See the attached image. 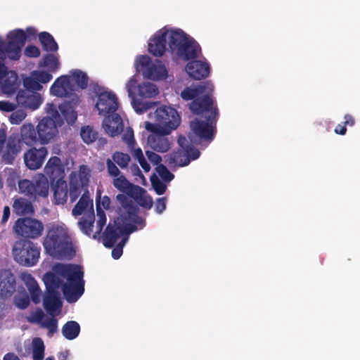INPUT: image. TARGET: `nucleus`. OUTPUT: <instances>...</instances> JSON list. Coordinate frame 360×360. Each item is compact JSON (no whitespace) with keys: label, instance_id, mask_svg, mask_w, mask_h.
Here are the masks:
<instances>
[{"label":"nucleus","instance_id":"nucleus-5","mask_svg":"<svg viewBox=\"0 0 360 360\" xmlns=\"http://www.w3.org/2000/svg\"><path fill=\"white\" fill-rule=\"evenodd\" d=\"M46 292L43 297V305L47 313L53 315L61 311L63 303L60 298V292L57 290L60 288L62 279L52 272L44 276Z\"/></svg>","mask_w":360,"mask_h":360},{"label":"nucleus","instance_id":"nucleus-38","mask_svg":"<svg viewBox=\"0 0 360 360\" xmlns=\"http://www.w3.org/2000/svg\"><path fill=\"white\" fill-rule=\"evenodd\" d=\"M88 207H93V200L90 198L88 191L84 193L72 210L73 216L81 215Z\"/></svg>","mask_w":360,"mask_h":360},{"label":"nucleus","instance_id":"nucleus-54","mask_svg":"<svg viewBox=\"0 0 360 360\" xmlns=\"http://www.w3.org/2000/svg\"><path fill=\"white\" fill-rule=\"evenodd\" d=\"M33 76H34L35 79L39 82V84H46L50 82L53 77L52 75L46 71L39 70L34 71L32 72Z\"/></svg>","mask_w":360,"mask_h":360},{"label":"nucleus","instance_id":"nucleus-53","mask_svg":"<svg viewBox=\"0 0 360 360\" xmlns=\"http://www.w3.org/2000/svg\"><path fill=\"white\" fill-rule=\"evenodd\" d=\"M151 184L158 195H162L165 193L167 186L157 176H153L150 178Z\"/></svg>","mask_w":360,"mask_h":360},{"label":"nucleus","instance_id":"nucleus-23","mask_svg":"<svg viewBox=\"0 0 360 360\" xmlns=\"http://www.w3.org/2000/svg\"><path fill=\"white\" fill-rule=\"evenodd\" d=\"M51 94L57 97L73 98L72 87L70 83V78L68 75H62L58 77L50 88Z\"/></svg>","mask_w":360,"mask_h":360},{"label":"nucleus","instance_id":"nucleus-33","mask_svg":"<svg viewBox=\"0 0 360 360\" xmlns=\"http://www.w3.org/2000/svg\"><path fill=\"white\" fill-rule=\"evenodd\" d=\"M128 198L131 200L134 199L139 205L146 209H150L153 204L152 198L139 186H137Z\"/></svg>","mask_w":360,"mask_h":360},{"label":"nucleus","instance_id":"nucleus-28","mask_svg":"<svg viewBox=\"0 0 360 360\" xmlns=\"http://www.w3.org/2000/svg\"><path fill=\"white\" fill-rule=\"evenodd\" d=\"M38 132L37 131V127L31 123L23 124L20 130V143H24L28 146H32L34 144L39 143V139H37Z\"/></svg>","mask_w":360,"mask_h":360},{"label":"nucleus","instance_id":"nucleus-3","mask_svg":"<svg viewBox=\"0 0 360 360\" xmlns=\"http://www.w3.org/2000/svg\"><path fill=\"white\" fill-rule=\"evenodd\" d=\"M169 51L179 58L188 61L197 58L201 53L199 44L181 29L170 34Z\"/></svg>","mask_w":360,"mask_h":360},{"label":"nucleus","instance_id":"nucleus-14","mask_svg":"<svg viewBox=\"0 0 360 360\" xmlns=\"http://www.w3.org/2000/svg\"><path fill=\"white\" fill-rule=\"evenodd\" d=\"M145 127L152 132L148 137V144L154 151L166 153L170 149L172 142L167 136L170 133H166V130L149 122H146Z\"/></svg>","mask_w":360,"mask_h":360},{"label":"nucleus","instance_id":"nucleus-58","mask_svg":"<svg viewBox=\"0 0 360 360\" xmlns=\"http://www.w3.org/2000/svg\"><path fill=\"white\" fill-rule=\"evenodd\" d=\"M167 207V198L166 197L159 198L155 201V210L156 213L160 214L166 209Z\"/></svg>","mask_w":360,"mask_h":360},{"label":"nucleus","instance_id":"nucleus-27","mask_svg":"<svg viewBox=\"0 0 360 360\" xmlns=\"http://www.w3.org/2000/svg\"><path fill=\"white\" fill-rule=\"evenodd\" d=\"M79 102V98L77 95H73L71 101H65L59 106L60 111L69 124H73L77 120V113L75 110V105Z\"/></svg>","mask_w":360,"mask_h":360},{"label":"nucleus","instance_id":"nucleus-48","mask_svg":"<svg viewBox=\"0 0 360 360\" xmlns=\"http://www.w3.org/2000/svg\"><path fill=\"white\" fill-rule=\"evenodd\" d=\"M112 161L117 163L122 169L127 168L130 162V156L122 152H115L112 156Z\"/></svg>","mask_w":360,"mask_h":360},{"label":"nucleus","instance_id":"nucleus-6","mask_svg":"<svg viewBox=\"0 0 360 360\" xmlns=\"http://www.w3.org/2000/svg\"><path fill=\"white\" fill-rule=\"evenodd\" d=\"M177 143L179 148L167 155V162L169 167H185L189 165L191 160H194L199 158L200 153L191 139L180 135Z\"/></svg>","mask_w":360,"mask_h":360},{"label":"nucleus","instance_id":"nucleus-30","mask_svg":"<svg viewBox=\"0 0 360 360\" xmlns=\"http://www.w3.org/2000/svg\"><path fill=\"white\" fill-rule=\"evenodd\" d=\"M20 278L27 288L32 302L37 304L40 302L41 290L33 276L27 272H23L20 275Z\"/></svg>","mask_w":360,"mask_h":360},{"label":"nucleus","instance_id":"nucleus-24","mask_svg":"<svg viewBox=\"0 0 360 360\" xmlns=\"http://www.w3.org/2000/svg\"><path fill=\"white\" fill-rule=\"evenodd\" d=\"M186 71L193 79L200 80L209 76L210 67L207 63L193 60L186 65Z\"/></svg>","mask_w":360,"mask_h":360},{"label":"nucleus","instance_id":"nucleus-39","mask_svg":"<svg viewBox=\"0 0 360 360\" xmlns=\"http://www.w3.org/2000/svg\"><path fill=\"white\" fill-rule=\"evenodd\" d=\"M79 332L80 326L75 321H69L66 322L62 328L63 335L70 340L75 339L79 335Z\"/></svg>","mask_w":360,"mask_h":360},{"label":"nucleus","instance_id":"nucleus-29","mask_svg":"<svg viewBox=\"0 0 360 360\" xmlns=\"http://www.w3.org/2000/svg\"><path fill=\"white\" fill-rule=\"evenodd\" d=\"M124 233L123 228L109 224L103 233V245L108 248H113L118 238Z\"/></svg>","mask_w":360,"mask_h":360},{"label":"nucleus","instance_id":"nucleus-7","mask_svg":"<svg viewBox=\"0 0 360 360\" xmlns=\"http://www.w3.org/2000/svg\"><path fill=\"white\" fill-rule=\"evenodd\" d=\"M14 260L24 266H33L40 257V248L37 243L27 239L16 240L12 248Z\"/></svg>","mask_w":360,"mask_h":360},{"label":"nucleus","instance_id":"nucleus-13","mask_svg":"<svg viewBox=\"0 0 360 360\" xmlns=\"http://www.w3.org/2000/svg\"><path fill=\"white\" fill-rule=\"evenodd\" d=\"M18 187L20 193L30 198L39 197L46 198L49 193V184L44 175H40L34 180L23 179L19 181Z\"/></svg>","mask_w":360,"mask_h":360},{"label":"nucleus","instance_id":"nucleus-10","mask_svg":"<svg viewBox=\"0 0 360 360\" xmlns=\"http://www.w3.org/2000/svg\"><path fill=\"white\" fill-rule=\"evenodd\" d=\"M91 90L98 100L95 107L100 115H106L115 112L118 108L117 99L115 94L108 91L97 83L91 84Z\"/></svg>","mask_w":360,"mask_h":360},{"label":"nucleus","instance_id":"nucleus-11","mask_svg":"<svg viewBox=\"0 0 360 360\" xmlns=\"http://www.w3.org/2000/svg\"><path fill=\"white\" fill-rule=\"evenodd\" d=\"M13 229L16 235L21 237L20 239H37L41 236L44 225L39 219L21 217L15 221Z\"/></svg>","mask_w":360,"mask_h":360},{"label":"nucleus","instance_id":"nucleus-20","mask_svg":"<svg viewBox=\"0 0 360 360\" xmlns=\"http://www.w3.org/2000/svg\"><path fill=\"white\" fill-rule=\"evenodd\" d=\"M16 101L19 106L25 109L36 110L41 105L43 98L39 93L20 89L16 95Z\"/></svg>","mask_w":360,"mask_h":360},{"label":"nucleus","instance_id":"nucleus-52","mask_svg":"<svg viewBox=\"0 0 360 360\" xmlns=\"http://www.w3.org/2000/svg\"><path fill=\"white\" fill-rule=\"evenodd\" d=\"M156 171L159 176L165 181L169 182L174 178V175L171 172H169L165 165L162 164H160L158 166H157Z\"/></svg>","mask_w":360,"mask_h":360},{"label":"nucleus","instance_id":"nucleus-44","mask_svg":"<svg viewBox=\"0 0 360 360\" xmlns=\"http://www.w3.org/2000/svg\"><path fill=\"white\" fill-rule=\"evenodd\" d=\"M44 344L40 338H35L32 340L33 360H43L44 358Z\"/></svg>","mask_w":360,"mask_h":360},{"label":"nucleus","instance_id":"nucleus-61","mask_svg":"<svg viewBox=\"0 0 360 360\" xmlns=\"http://www.w3.org/2000/svg\"><path fill=\"white\" fill-rule=\"evenodd\" d=\"M146 154L150 162L153 163L157 166H158L160 164L162 161V158L159 155H158L153 151L150 150H147L146 152Z\"/></svg>","mask_w":360,"mask_h":360},{"label":"nucleus","instance_id":"nucleus-19","mask_svg":"<svg viewBox=\"0 0 360 360\" xmlns=\"http://www.w3.org/2000/svg\"><path fill=\"white\" fill-rule=\"evenodd\" d=\"M37 131L41 144L49 143L58 132L56 122L49 117H45L39 122Z\"/></svg>","mask_w":360,"mask_h":360},{"label":"nucleus","instance_id":"nucleus-21","mask_svg":"<svg viewBox=\"0 0 360 360\" xmlns=\"http://www.w3.org/2000/svg\"><path fill=\"white\" fill-rule=\"evenodd\" d=\"M48 155V150L46 147L36 148L32 147L25 152L23 155L25 166L31 169L36 170L39 169Z\"/></svg>","mask_w":360,"mask_h":360},{"label":"nucleus","instance_id":"nucleus-8","mask_svg":"<svg viewBox=\"0 0 360 360\" xmlns=\"http://www.w3.org/2000/svg\"><path fill=\"white\" fill-rule=\"evenodd\" d=\"M202 115L206 121L195 119L191 121L190 127L193 132L200 139L211 141L214 139L216 130V123L218 120V108L212 105L207 110L205 111Z\"/></svg>","mask_w":360,"mask_h":360},{"label":"nucleus","instance_id":"nucleus-1","mask_svg":"<svg viewBox=\"0 0 360 360\" xmlns=\"http://www.w3.org/2000/svg\"><path fill=\"white\" fill-rule=\"evenodd\" d=\"M42 244L45 252L53 257L70 259L76 255L72 237L65 226H48Z\"/></svg>","mask_w":360,"mask_h":360},{"label":"nucleus","instance_id":"nucleus-55","mask_svg":"<svg viewBox=\"0 0 360 360\" xmlns=\"http://www.w3.org/2000/svg\"><path fill=\"white\" fill-rule=\"evenodd\" d=\"M106 166L108 174L113 179L122 174L115 162L109 158L106 160Z\"/></svg>","mask_w":360,"mask_h":360},{"label":"nucleus","instance_id":"nucleus-46","mask_svg":"<svg viewBox=\"0 0 360 360\" xmlns=\"http://www.w3.org/2000/svg\"><path fill=\"white\" fill-rule=\"evenodd\" d=\"M72 76L77 86L85 89L88 86L89 77L87 75L80 70H74L72 71Z\"/></svg>","mask_w":360,"mask_h":360},{"label":"nucleus","instance_id":"nucleus-45","mask_svg":"<svg viewBox=\"0 0 360 360\" xmlns=\"http://www.w3.org/2000/svg\"><path fill=\"white\" fill-rule=\"evenodd\" d=\"M80 135L83 141L86 144L94 143L98 139V132L90 126L82 127L80 131Z\"/></svg>","mask_w":360,"mask_h":360},{"label":"nucleus","instance_id":"nucleus-35","mask_svg":"<svg viewBox=\"0 0 360 360\" xmlns=\"http://www.w3.org/2000/svg\"><path fill=\"white\" fill-rule=\"evenodd\" d=\"M39 40L44 51L50 53L58 51V45L50 33L47 32H40L39 34Z\"/></svg>","mask_w":360,"mask_h":360},{"label":"nucleus","instance_id":"nucleus-56","mask_svg":"<svg viewBox=\"0 0 360 360\" xmlns=\"http://www.w3.org/2000/svg\"><path fill=\"white\" fill-rule=\"evenodd\" d=\"M24 53L27 57L37 58L40 56L41 52L37 46L29 45L25 49Z\"/></svg>","mask_w":360,"mask_h":360},{"label":"nucleus","instance_id":"nucleus-47","mask_svg":"<svg viewBox=\"0 0 360 360\" xmlns=\"http://www.w3.org/2000/svg\"><path fill=\"white\" fill-rule=\"evenodd\" d=\"M82 192V184L77 180L71 179L70 181V200L71 202H75Z\"/></svg>","mask_w":360,"mask_h":360},{"label":"nucleus","instance_id":"nucleus-26","mask_svg":"<svg viewBox=\"0 0 360 360\" xmlns=\"http://www.w3.org/2000/svg\"><path fill=\"white\" fill-rule=\"evenodd\" d=\"M65 300L68 303L77 302L84 292V283H63L62 279L61 286Z\"/></svg>","mask_w":360,"mask_h":360},{"label":"nucleus","instance_id":"nucleus-60","mask_svg":"<svg viewBox=\"0 0 360 360\" xmlns=\"http://www.w3.org/2000/svg\"><path fill=\"white\" fill-rule=\"evenodd\" d=\"M97 201L99 202V207H103L105 210H109L111 204L110 198L107 196L104 195L103 197L101 196V194L98 195L96 198V204L97 203Z\"/></svg>","mask_w":360,"mask_h":360},{"label":"nucleus","instance_id":"nucleus-15","mask_svg":"<svg viewBox=\"0 0 360 360\" xmlns=\"http://www.w3.org/2000/svg\"><path fill=\"white\" fill-rule=\"evenodd\" d=\"M155 122L161 129L166 130V133L171 131L178 127L180 124V117L177 111L171 107L164 106L158 108L155 112Z\"/></svg>","mask_w":360,"mask_h":360},{"label":"nucleus","instance_id":"nucleus-62","mask_svg":"<svg viewBox=\"0 0 360 360\" xmlns=\"http://www.w3.org/2000/svg\"><path fill=\"white\" fill-rule=\"evenodd\" d=\"M15 80L16 78L11 82L9 79H6L2 86L4 91L8 94L13 93L16 89Z\"/></svg>","mask_w":360,"mask_h":360},{"label":"nucleus","instance_id":"nucleus-2","mask_svg":"<svg viewBox=\"0 0 360 360\" xmlns=\"http://www.w3.org/2000/svg\"><path fill=\"white\" fill-rule=\"evenodd\" d=\"M213 91V84L205 82L194 87L185 88L181 93V97L185 101H192L189 108L193 114H203L214 105L212 98Z\"/></svg>","mask_w":360,"mask_h":360},{"label":"nucleus","instance_id":"nucleus-22","mask_svg":"<svg viewBox=\"0 0 360 360\" xmlns=\"http://www.w3.org/2000/svg\"><path fill=\"white\" fill-rule=\"evenodd\" d=\"M15 278L10 270L0 271V297H11L15 291Z\"/></svg>","mask_w":360,"mask_h":360},{"label":"nucleus","instance_id":"nucleus-34","mask_svg":"<svg viewBox=\"0 0 360 360\" xmlns=\"http://www.w3.org/2000/svg\"><path fill=\"white\" fill-rule=\"evenodd\" d=\"M112 184L119 191L122 192L123 195L129 197L134 190L137 187V185H134L131 183L125 177L124 174H121L113 179Z\"/></svg>","mask_w":360,"mask_h":360},{"label":"nucleus","instance_id":"nucleus-31","mask_svg":"<svg viewBox=\"0 0 360 360\" xmlns=\"http://www.w3.org/2000/svg\"><path fill=\"white\" fill-rule=\"evenodd\" d=\"M53 200L56 205H64L68 200V184L63 177L59 178L53 185Z\"/></svg>","mask_w":360,"mask_h":360},{"label":"nucleus","instance_id":"nucleus-4","mask_svg":"<svg viewBox=\"0 0 360 360\" xmlns=\"http://www.w3.org/2000/svg\"><path fill=\"white\" fill-rule=\"evenodd\" d=\"M116 200L120 205L119 207L120 216L123 222L126 223L124 233H131L138 229V226L143 229L146 222L142 217L139 216V207L134 201L123 194H117Z\"/></svg>","mask_w":360,"mask_h":360},{"label":"nucleus","instance_id":"nucleus-63","mask_svg":"<svg viewBox=\"0 0 360 360\" xmlns=\"http://www.w3.org/2000/svg\"><path fill=\"white\" fill-rule=\"evenodd\" d=\"M16 108V105L9 101H0V110L12 112Z\"/></svg>","mask_w":360,"mask_h":360},{"label":"nucleus","instance_id":"nucleus-51","mask_svg":"<svg viewBox=\"0 0 360 360\" xmlns=\"http://www.w3.org/2000/svg\"><path fill=\"white\" fill-rule=\"evenodd\" d=\"M122 141L127 145L128 148L131 151L136 145L134 131L131 127H128L122 135Z\"/></svg>","mask_w":360,"mask_h":360},{"label":"nucleus","instance_id":"nucleus-49","mask_svg":"<svg viewBox=\"0 0 360 360\" xmlns=\"http://www.w3.org/2000/svg\"><path fill=\"white\" fill-rule=\"evenodd\" d=\"M27 117V113L22 109L14 110L9 116L12 124H20Z\"/></svg>","mask_w":360,"mask_h":360},{"label":"nucleus","instance_id":"nucleus-12","mask_svg":"<svg viewBox=\"0 0 360 360\" xmlns=\"http://www.w3.org/2000/svg\"><path fill=\"white\" fill-rule=\"evenodd\" d=\"M135 66L137 71H143L145 77L153 79H164L167 77V71L165 65L160 60L152 63L151 58L146 55H141L136 58Z\"/></svg>","mask_w":360,"mask_h":360},{"label":"nucleus","instance_id":"nucleus-42","mask_svg":"<svg viewBox=\"0 0 360 360\" xmlns=\"http://www.w3.org/2000/svg\"><path fill=\"white\" fill-rule=\"evenodd\" d=\"M62 170V165L60 159L57 156H53L49 158L46 166L45 172L51 178H54L55 173Z\"/></svg>","mask_w":360,"mask_h":360},{"label":"nucleus","instance_id":"nucleus-41","mask_svg":"<svg viewBox=\"0 0 360 360\" xmlns=\"http://www.w3.org/2000/svg\"><path fill=\"white\" fill-rule=\"evenodd\" d=\"M94 214L93 212L83 216L78 221V226L80 230L86 235L91 236L93 232L94 223Z\"/></svg>","mask_w":360,"mask_h":360},{"label":"nucleus","instance_id":"nucleus-37","mask_svg":"<svg viewBox=\"0 0 360 360\" xmlns=\"http://www.w3.org/2000/svg\"><path fill=\"white\" fill-rule=\"evenodd\" d=\"M39 65L40 67L47 68L51 72H55L60 68V63L58 56L47 53L43 56Z\"/></svg>","mask_w":360,"mask_h":360},{"label":"nucleus","instance_id":"nucleus-59","mask_svg":"<svg viewBox=\"0 0 360 360\" xmlns=\"http://www.w3.org/2000/svg\"><path fill=\"white\" fill-rule=\"evenodd\" d=\"M44 326L49 330V333L53 334L57 331L58 321L54 318H49L44 323Z\"/></svg>","mask_w":360,"mask_h":360},{"label":"nucleus","instance_id":"nucleus-64","mask_svg":"<svg viewBox=\"0 0 360 360\" xmlns=\"http://www.w3.org/2000/svg\"><path fill=\"white\" fill-rule=\"evenodd\" d=\"M89 172L90 171L87 165H82L79 166V176L81 181H83L84 179L88 180L90 176Z\"/></svg>","mask_w":360,"mask_h":360},{"label":"nucleus","instance_id":"nucleus-43","mask_svg":"<svg viewBox=\"0 0 360 360\" xmlns=\"http://www.w3.org/2000/svg\"><path fill=\"white\" fill-rule=\"evenodd\" d=\"M96 217H97V220H96L97 230L96 231V232L94 233V234L93 236V238L95 239L100 236V235L103 231V229L106 224L105 213L104 210H103V208L99 207L98 201H97V203H96Z\"/></svg>","mask_w":360,"mask_h":360},{"label":"nucleus","instance_id":"nucleus-16","mask_svg":"<svg viewBox=\"0 0 360 360\" xmlns=\"http://www.w3.org/2000/svg\"><path fill=\"white\" fill-rule=\"evenodd\" d=\"M54 274L65 280L63 283H84L82 267L78 264H58L56 265Z\"/></svg>","mask_w":360,"mask_h":360},{"label":"nucleus","instance_id":"nucleus-32","mask_svg":"<svg viewBox=\"0 0 360 360\" xmlns=\"http://www.w3.org/2000/svg\"><path fill=\"white\" fill-rule=\"evenodd\" d=\"M13 212L18 216L33 215L34 209L32 202L23 198H16L12 205Z\"/></svg>","mask_w":360,"mask_h":360},{"label":"nucleus","instance_id":"nucleus-36","mask_svg":"<svg viewBox=\"0 0 360 360\" xmlns=\"http://www.w3.org/2000/svg\"><path fill=\"white\" fill-rule=\"evenodd\" d=\"M136 85L137 81L134 78V77H132L129 79V81L126 84V89L128 92L129 97L131 98L132 100V105L134 110L138 112H142L146 110V108L143 106H142L141 108L139 107L140 105H143L142 103L135 100V91L136 89Z\"/></svg>","mask_w":360,"mask_h":360},{"label":"nucleus","instance_id":"nucleus-50","mask_svg":"<svg viewBox=\"0 0 360 360\" xmlns=\"http://www.w3.org/2000/svg\"><path fill=\"white\" fill-rule=\"evenodd\" d=\"M23 85L25 86L24 90H30V91H39L42 89V86L39 82L35 79L34 76H32L31 77H27L23 81Z\"/></svg>","mask_w":360,"mask_h":360},{"label":"nucleus","instance_id":"nucleus-9","mask_svg":"<svg viewBox=\"0 0 360 360\" xmlns=\"http://www.w3.org/2000/svg\"><path fill=\"white\" fill-rule=\"evenodd\" d=\"M7 37L8 41L4 46L3 39L0 37V60L4 59L6 55L11 60H18L26 41L25 34L23 30L17 29L10 32Z\"/></svg>","mask_w":360,"mask_h":360},{"label":"nucleus","instance_id":"nucleus-18","mask_svg":"<svg viewBox=\"0 0 360 360\" xmlns=\"http://www.w3.org/2000/svg\"><path fill=\"white\" fill-rule=\"evenodd\" d=\"M20 140L15 135H11L7 142L0 146V154L5 164H13L16 157L21 151Z\"/></svg>","mask_w":360,"mask_h":360},{"label":"nucleus","instance_id":"nucleus-25","mask_svg":"<svg viewBox=\"0 0 360 360\" xmlns=\"http://www.w3.org/2000/svg\"><path fill=\"white\" fill-rule=\"evenodd\" d=\"M103 127L107 134L114 137L123 131V121L120 115L113 112L105 117Z\"/></svg>","mask_w":360,"mask_h":360},{"label":"nucleus","instance_id":"nucleus-17","mask_svg":"<svg viewBox=\"0 0 360 360\" xmlns=\"http://www.w3.org/2000/svg\"><path fill=\"white\" fill-rule=\"evenodd\" d=\"M175 29L160 30L157 32L148 42V51L155 56H162L166 51V45L169 49L170 34Z\"/></svg>","mask_w":360,"mask_h":360},{"label":"nucleus","instance_id":"nucleus-57","mask_svg":"<svg viewBox=\"0 0 360 360\" xmlns=\"http://www.w3.org/2000/svg\"><path fill=\"white\" fill-rule=\"evenodd\" d=\"M14 302H15V306L18 308H19L20 309H25L30 304V298L27 295L20 297H15Z\"/></svg>","mask_w":360,"mask_h":360},{"label":"nucleus","instance_id":"nucleus-40","mask_svg":"<svg viewBox=\"0 0 360 360\" xmlns=\"http://www.w3.org/2000/svg\"><path fill=\"white\" fill-rule=\"evenodd\" d=\"M139 95L142 98H153L159 94L157 86L151 82H143L138 85Z\"/></svg>","mask_w":360,"mask_h":360}]
</instances>
